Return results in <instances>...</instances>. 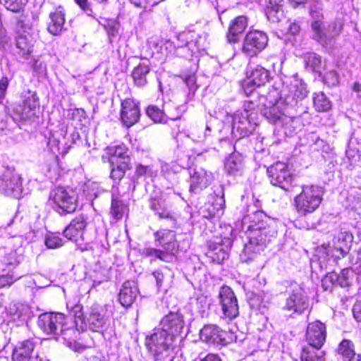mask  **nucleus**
Here are the masks:
<instances>
[{"instance_id":"obj_1","label":"nucleus","mask_w":361,"mask_h":361,"mask_svg":"<svg viewBox=\"0 0 361 361\" xmlns=\"http://www.w3.org/2000/svg\"><path fill=\"white\" fill-rule=\"evenodd\" d=\"M353 8V0L342 2L335 20L325 27L321 9L312 8L310 13L312 20L311 27L313 39L322 46L332 45L336 38L341 35L344 23L350 18Z\"/></svg>"},{"instance_id":"obj_2","label":"nucleus","mask_w":361,"mask_h":361,"mask_svg":"<svg viewBox=\"0 0 361 361\" xmlns=\"http://www.w3.org/2000/svg\"><path fill=\"white\" fill-rule=\"evenodd\" d=\"M253 217L246 216L241 222L242 231L247 239L240 257L243 262L250 263L255 260L260 252L267 247L271 238H275L276 232L266 226L263 221H255Z\"/></svg>"},{"instance_id":"obj_3","label":"nucleus","mask_w":361,"mask_h":361,"mask_svg":"<svg viewBox=\"0 0 361 361\" xmlns=\"http://www.w3.org/2000/svg\"><path fill=\"white\" fill-rule=\"evenodd\" d=\"M37 325L46 334L52 335L58 341H62L68 347L75 350L82 351L85 348L76 343L78 333L73 323L68 324L66 317L59 312H45L38 317Z\"/></svg>"},{"instance_id":"obj_4","label":"nucleus","mask_w":361,"mask_h":361,"mask_svg":"<svg viewBox=\"0 0 361 361\" xmlns=\"http://www.w3.org/2000/svg\"><path fill=\"white\" fill-rule=\"evenodd\" d=\"M259 106L262 115L271 123L283 126L285 128L293 127L297 122L295 118L284 114L286 105L277 89L273 88L266 96L259 98Z\"/></svg>"},{"instance_id":"obj_5","label":"nucleus","mask_w":361,"mask_h":361,"mask_svg":"<svg viewBox=\"0 0 361 361\" xmlns=\"http://www.w3.org/2000/svg\"><path fill=\"white\" fill-rule=\"evenodd\" d=\"M154 240L161 249L145 247L142 250V255L151 257L152 260L158 259L165 262H172L179 248L176 232L172 230L160 229L154 233Z\"/></svg>"},{"instance_id":"obj_6","label":"nucleus","mask_w":361,"mask_h":361,"mask_svg":"<svg viewBox=\"0 0 361 361\" xmlns=\"http://www.w3.org/2000/svg\"><path fill=\"white\" fill-rule=\"evenodd\" d=\"M207 35L205 32H196L195 31H183L176 36V42L167 41L166 49L181 57L192 56L195 51L205 48Z\"/></svg>"},{"instance_id":"obj_7","label":"nucleus","mask_w":361,"mask_h":361,"mask_svg":"<svg viewBox=\"0 0 361 361\" xmlns=\"http://www.w3.org/2000/svg\"><path fill=\"white\" fill-rule=\"evenodd\" d=\"M174 338L164 330L154 329L145 338V345L155 361H169L173 355Z\"/></svg>"},{"instance_id":"obj_8","label":"nucleus","mask_w":361,"mask_h":361,"mask_svg":"<svg viewBox=\"0 0 361 361\" xmlns=\"http://www.w3.org/2000/svg\"><path fill=\"white\" fill-rule=\"evenodd\" d=\"M324 190L316 185H303L302 190L294 198V207L300 216H306L316 211L321 204Z\"/></svg>"},{"instance_id":"obj_9","label":"nucleus","mask_w":361,"mask_h":361,"mask_svg":"<svg viewBox=\"0 0 361 361\" xmlns=\"http://www.w3.org/2000/svg\"><path fill=\"white\" fill-rule=\"evenodd\" d=\"M49 203L61 216L73 213L78 207V196L75 191L64 187H56L51 190Z\"/></svg>"},{"instance_id":"obj_10","label":"nucleus","mask_w":361,"mask_h":361,"mask_svg":"<svg viewBox=\"0 0 361 361\" xmlns=\"http://www.w3.org/2000/svg\"><path fill=\"white\" fill-rule=\"evenodd\" d=\"M79 134L75 130L68 133L66 127H61L59 130L52 133L48 138L47 145L54 153L65 154L68 152L71 145L79 139Z\"/></svg>"},{"instance_id":"obj_11","label":"nucleus","mask_w":361,"mask_h":361,"mask_svg":"<svg viewBox=\"0 0 361 361\" xmlns=\"http://www.w3.org/2000/svg\"><path fill=\"white\" fill-rule=\"evenodd\" d=\"M23 192L20 176L7 166L0 167V192L6 196L20 198Z\"/></svg>"},{"instance_id":"obj_12","label":"nucleus","mask_w":361,"mask_h":361,"mask_svg":"<svg viewBox=\"0 0 361 361\" xmlns=\"http://www.w3.org/2000/svg\"><path fill=\"white\" fill-rule=\"evenodd\" d=\"M105 307L99 304L92 305L85 313L79 330L90 329L95 332H102L108 322Z\"/></svg>"},{"instance_id":"obj_13","label":"nucleus","mask_w":361,"mask_h":361,"mask_svg":"<svg viewBox=\"0 0 361 361\" xmlns=\"http://www.w3.org/2000/svg\"><path fill=\"white\" fill-rule=\"evenodd\" d=\"M228 123H231V134L233 139H241L249 136L256 128V123L254 118L248 117L247 113L234 114L228 116L226 118Z\"/></svg>"},{"instance_id":"obj_14","label":"nucleus","mask_w":361,"mask_h":361,"mask_svg":"<svg viewBox=\"0 0 361 361\" xmlns=\"http://www.w3.org/2000/svg\"><path fill=\"white\" fill-rule=\"evenodd\" d=\"M22 102L13 107L14 116L19 120L26 121L34 117L39 107V100L35 92L27 91L22 94Z\"/></svg>"},{"instance_id":"obj_15","label":"nucleus","mask_w":361,"mask_h":361,"mask_svg":"<svg viewBox=\"0 0 361 361\" xmlns=\"http://www.w3.org/2000/svg\"><path fill=\"white\" fill-rule=\"evenodd\" d=\"M268 37L262 31L255 30L247 33L243 43L242 51L246 56H257L267 47Z\"/></svg>"},{"instance_id":"obj_16","label":"nucleus","mask_w":361,"mask_h":361,"mask_svg":"<svg viewBox=\"0 0 361 361\" xmlns=\"http://www.w3.org/2000/svg\"><path fill=\"white\" fill-rule=\"evenodd\" d=\"M267 173L273 185L285 190H288L291 187L293 176L286 164L281 161L276 162L267 169Z\"/></svg>"},{"instance_id":"obj_17","label":"nucleus","mask_w":361,"mask_h":361,"mask_svg":"<svg viewBox=\"0 0 361 361\" xmlns=\"http://www.w3.org/2000/svg\"><path fill=\"white\" fill-rule=\"evenodd\" d=\"M309 298L304 288L295 285L289 297L286 299L283 310L293 313L302 314L309 308Z\"/></svg>"},{"instance_id":"obj_18","label":"nucleus","mask_w":361,"mask_h":361,"mask_svg":"<svg viewBox=\"0 0 361 361\" xmlns=\"http://www.w3.org/2000/svg\"><path fill=\"white\" fill-rule=\"evenodd\" d=\"M219 298L224 317L230 320L235 318L239 314V309L233 290L229 286H222L219 292Z\"/></svg>"},{"instance_id":"obj_19","label":"nucleus","mask_w":361,"mask_h":361,"mask_svg":"<svg viewBox=\"0 0 361 361\" xmlns=\"http://www.w3.org/2000/svg\"><path fill=\"white\" fill-rule=\"evenodd\" d=\"M201 339L214 345H226L234 341L232 334L221 330L217 326L214 324L205 325L200 332Z\"/></svg>"},{"instance_id":"obj_20","label":"nucleus","mask_w":361,"mask_h":361,"mask_svg":"<svg viewBox=\"0 0 361 361\" xmlns=\"http://www.w3.org/2000/svg\"><path fill=\"white\" fill-rule=\"evenodd\" d=\"M190 191L197 193L207 188L213 181L212 173L203 168H190Z\"/></svg>"},{"instance_id":"obj_21","label":"nucleus","mask_w":361,"mask_h":361,"mask_svg":"<svg viewBox=\"0 0 361 361\" xmlns=\"http://www.w3.org/2000/svg\"><path fill=\"white\" fill-rule=\"evenodd\" d=\"M326 331L324 324L319 321L310 323L307 328L306 339L309 347L320 349L326 340Z\"/></svg>"},{"instance_id":"obj_22","label":"nucleus","mask_w":361,"mask_h":361,"mask_svg":"<svg viewBox=\"0 0 361 361\" xmlns=\"http://www.w3.org/2000/svg\"><path fill=\"white\" fill-rule=\"evenodd\" d=\"M160 326V329L175 338L184 327L183 316L178 312H170L162 319Z\"/></svg>"},{"instance_id":"obj_23","label":"nucleus","mask_w":361,"mask_h":361,"mask_svg":"<svg viewBox=\"0 0 361 361\" xmlns=\"http://www.w3.org/2000/svg\"><path fill=\"white\" fill-rule=\"evenodd\" d=\"M355 278V271L352 269L345 268L343 269L339 274L335 272L326 274L322 280V285L326 286V290L328 288L327 283L332 285L338 284L341 287H348L353 284Z\"/></svg>"},{"instance_id":"obj_24","label":"nucleus","mask_w":361,"mask_h":361,"mask_svg":"<svg viewBox=\"0 0 361 361\" xmlns=\"http://www.w3.org/2000/svg\"><path fill=\"white\" fill-rule=\"evenodd\" d=\"M353 236L348 231H340L334 239L332 257L336 259L344 257L349 252Z\"/></svg>"},{"instance_id":"obj_25","label":"nucleus","mask_w":361,"mask_h":361,"mask_svg":"<svg viewBox=\"0 0 361 361\" xmlns=\"http://www.w3.org/2000/svg\"><path fill=\"white\" fill-rule=\"evenodd\" d=\"M121 118L123 124L129 128L140 118V109L137 104L131 99H126L121 103Z\"/></svg>"},{"instance_id":"obj_26","label":"nucleus","mask_w":361,"mask_h":361,"mask_svg":"<svg viewBox=\"0 0 361 361\" xmlns=\"http://www.w3.org/2000/svg\"><path fill=\"white\" fill-rule=\"evenodd\" d=\"M231 238L224 236L223 239L214 240L210 243L209 254L214 260L221 262L228 257V250L232 245Z\"/></svg>"},{"instance_id":"obj_27","label":"nucleus","mask_w":361,"mask_h":361,"mask_svg":"<svg viewBox=\"0 0 361 361\" xmlns=\"http://www.w3.org/2000/svg\"><path fill=\"white\" fill-rule=\"evenodd\" d=\"M139 294L137 284L134 281L123 283L120 290L118 300L123 307H130L135 302Z\"/></svg>"},{"instance_id":"obj_28","label":"nucleus","mask_w":361,"mask_h":361,"mask_svg":"<svg viewBox=\"0 0 361 361\" xmlns=\"http://www.w3.org/2000/svg\"><path fill=\"white\" fill-rule=\"evenodd\" d=\"M308 91L307 90L306 85L304 82L300 80L295 79L291 82L289 87V93L286 95L283 101L286 105H293V102L295 101L297 103L305 98L307 95Z\"/></svg>"},{"instance_id":"obj_29","label":"nucleus","mask_w":361,"mask_h":361,"mask_svg":"<svg viewBox=\"0 0 361 361\" xmlns=\"http://www.w3.org/2000/svg\"><path fill=\"white\" fill-rule=\"evenodd\" d=\"M149 207L159 219H173L170 207L162 195L151 196L149 200Z\"/></svg>"},{"instance_id":"obj_30","label":"nucleus","mask_w":361,"mask_h":361,"mask_svg":"<svg viewBox=\"0 0 361 361\" xmlns=\"http://www.w3.org/2000/svg\"><path fill=\"white\" fill-rule=\"evenodd\" d=\"M105 153L111 165L124 161L130 164L128 149L123 144L107 147Z\"/></svg>"},{"instance_id":"obj_31","label":"nucleus","mask_w":361,"mask_h":361,"mask_svg":"<svg viewBox=\"0 0 361 361\" xmlns=\"http://www.w3.org/2000/svg\"><path fill=\"white\" fill-rule=\"evenodd\" d=\"M247 26V18L240 16L235 18L230 24L227 34V40L229 43H235L238 39V35L244 32Z\"/></svg>"},{"instance_id":"obj_32","label":"nucleus","mask_w":361,"mask_h":361,"mask_svg":"<svg viewBox=\"0 0 361 361\" xmlns=\"http://www.w3.org/2000/svg\"><path fill=\"white\" fill-rule=\"evenodd\" d=\"M50 22L48 25L49 32L57 35L61 33L65 23V13L62 7L59 6L54 12L49 14Z\"/></svg>"},{"instance_id":"obj_33","label":"nucleus","mask_w":361,"mask_h":361,"mask_svg":"<svg viewBox=\"0 0 361 361\" xmlns=\"http://www.w3.org/2000/svg\"><path fill=\"white\" fill-rule=\"evenodd\" d=\"M338 353L343 361H361V355L355 351V346L350 340H343L338 347Z\"/></svg>"},{"instance_id":"obj_34","label":"nucleus","mask_w":361,"mask_h":361,"mask_svg":"<svg viewBox=\"0 0 361 361\" xmlns=\"http://www.w3.org/2000/svg\"><path fill=\"white\" fill-rule=\"evenodd\" d=\"M224 167L231 175L236 176L241 173L244 168L242 155L238 152L231 154L225 160Z\"/></svg>"},{"instance_id":"obj_35","label":"nucleus","mask_w":361,"mask_h":361,"mask_svg":"<svg viewBox=\"0 0 361 361\" xmlns=\"http://www.w3.org/2000/svg\"><path fill=\"white\" fill-rule=\"evenodd\" d=\"M149 71V66L145 63H140L135 67L132 72L135 85L137 87L145 86L147 83V75Z\"/></svg>"},{"instance_id":"obj_36","label":"nucleus","mask_w":361,"mask_h":361,"mask_svg":"<svg viewBox=\"0 0 361 361\" xmlns=\"http://www.w3.org/2000/svg\"><path fill=\"white\" fill-rule=\"evenodd\" d=\"M221 192H222V196L221 198H219V202H217V207L214 204L207 203L201 208L200 214L204 218H213L216 214H219V212L224 209L225 205V200L224 198V192L222 188Z\"/></svg>"},{"instance_id":"obj_37","label":"nucleus","mask_w":361,"mask_h":361,"mask_svg":"<svg viewBox=\"0 0 361 361\" xmlns=\"http://www.w3.org/2000/svg\"><path fill=\"white\" fill-rule=\"evenodd\" d=\"M66 308L75 318L74 328L78 333L80 326L81 325V320L83 319L85 316L82 312V305L75 299L74 300L67 301Z\"/></svg>"},{"instance_id":"obj_38","label":"nucleus","mask_w":361,"mask_h":361,"mask_svg":"<svg viewBox=\"0 0 361 361\" xmlns=\"http://www.w3.org/2000/svg\"><path fill=\"white\" fill-rule=\"evenodd\" d=\"M39 16V12L37 10L27 12L20 16L18 20V25L25 30H31L38 25Z\"/></svg>"},{"instance_id":"obj_39","label":"nucleus","mask_w":361,"mask_h":361,"mask_svg":"<svg viewBox=\"0 0 361 361\" xmlns=\"http://www.w3.org/2000/svg\"><path fill=\"white\" fill-rule=\"evenodd\" d=\"M248 78L252 80L254 83L261 86L269 80V72L264 67L257 65L252 68Z\"/></svg>"},{"instance_id":"obj_40","label":"nucleus","mask_w":361,"mask_h":361,"mask_svg":"<svg viewBox=\"0 0 361 361\" xmlns=\"http://www.w3.org/2000/svg\"><path fill=\"white\" fill-rule=\"evenodd\" d=\"M16 46L18 54L27 59L32 51V40L26 35H20L16 38Z\"/></svg>"},{"instance_id":"obj_41","label":"nucleus","mask_w":361,"mask_h":361,"mask_svg":"<svg viewBox=\"0 0 361 361\" xmlns=\"http://www.w3.org/2000/svg\"><path fill=\"white\" fill-rule=\"evenodd\" d=\"M313 104L319 112L327 111L331 108V102L323 92H315L313 94Z\"/></svg>"},{"instance_id":"obj_42","label":"nucleus","mask_w":361,"mask_h":361,"mask_svg":"<svg viewBox=\"0 0 361 361\" xmlns=\"http://www.w3.org/2000/svg\"><path fill=\"white\" fill-rule=\"evenodd\" d=\"M162 107L164 108L166 118L171 120L180 118L184 111L183 106H178L170 101L164 102Z\"/></svg>"},{"instance_id":"obj_43","label":"nucleus","mask_w":361,"mask_h":361,"mask_svg":"<svg viewBox=\"0 0 361 361\" xmlns=\"http://www.w3.org/2000/svg\"><path fill=\"white\" fill-rule=\"evenodd\" d=\"M324 353L312 347H306L301 353L302 361H324Z\"/></svg>"},{"instance_id":"obj_44","label":"nucleus","mask_w":361,"mask_h":361,"mask_svg":"<svg viewBox=\"0 0 361 361\" xmlns=\"http://www.w3.org/2000/svg\"><path fill=\"white\" fill-rule=\"evenodd\" d=\"M161 173L164 174L166 179H169L173 182H176V174L181 170L180 166L175 162L171 163H161Z\"/></svg>"},{"instance_id":"obj_45","label":"nucleus","mask_w":361,"mask_h":361,"mask_svg":"<svg viewBox=\"0 0 361 361\" xmlns=\"http://www.w3.org/2000/svg\"><path fill=\"white\" fill-rule=\"evenodd\" d=\"M126 210V206L123 203V200L113 195L111 199V214L114 219L117 220L122 219Z\"/></svg>"},{"instance_id":"obj_46","label":"nucleus","mask_w":361,"mask_h":361,"mask_svg":"<svg viewBox=\"0 0 361 361\" xmlns=\"http://www.w3.org/2000/svg\"><path fill=\"white\" fill-rule=\"evenodd\" d=\"M305 62L312 71L321 73L323 65L319 55L315 53L307 54L305 56Z\"/></svg>"},{"instance_id":"obj_47","label":"nucleus","mask_w":361,"mask_h":361,"mask_svg":"<svg viewBox=\"0 0 361 361\" xmlns=\"http://www.w3.org/2000/svg\"><path fill=\"white\" fill-rule=\"evenodd\" d=\"M83 191L86 193L88 200L91 201L99 197L104 192L103 189L100 188L99 185L97 183L91 181H88L85 184Z\"/></svg>"},{"instance_id":"obj_48","label":"nucleus","mask_w":361,"mask_h":361,"mask_svg":"<svg viewBox=\"0 0 361 361\" xmlns=\"http://www.w3.org/2000/svg\"><path fill=\"white\" fill-rule=\"evenodd\" d=\"M147 116L156 123H165L166 121L164 108L159 109L155 105L149 106L146 110Z\"/></svg>"},{"instance_id":"obj_49","label":"nucleus","mask_w":361,"mask_h":361,"mask_svg":"<svg viewBox=\"0 0 361 361\" xmlns=\"http://www.w3.org/2000/svg\"><path fill=\"white\" fill-rule=\"evenodd\" d=\"M111 178L114 180H121L127 170L130 168V164H127V162H119V164L111 165Z\"/></svg>"},{"instance_id":"obj_50","label":"nucleus","mask_w":361,"mask_h":361,"mask_svg":"<svg viewBox=\"0 0 361 361\" xmlns=\"http://www.w3.org/2000/svg\"><path fill=\"white\" fill-rule=\"evenodd\" d=\"M14 221L15 216L12 217L6 224V225L2 224L0 226V258L6 255L8 251L6 245L8 238L6 236H2V233L7 227L11 226L13 224Z\"/></svg>"},{"instance_id":"obj_51","label":"nucleus","mask_w":361,"mask_h":361,"mask_svg":"<svg viewBox=\"0 0 361 361\" xmlns=\"http://www.w3.org/2000/svg\"><path fill=\"white\" fill-rule=\"evenodd\" d=\"M87 218L83 215L80 214L75 216L71 223L68 225V231L75 229L78 232L84 233V231L87 226Z\"/></svg>"},{"instance_id":"obj_52","label":"nucleus","mask_w":361,"mask_h":361,"mask_svg":"<svg viewBox=\"0 0 361 361\" xmlns=\"http://www.w3.org/2000/svg\"><path fill=\"white\" fill-rule=\"evenodd\" d=\"M0 3L6 9L13 13L20 12L25 6L23 0H0Z\"/></svg>"},{"instance_id":"obj_53","label":"nucleus","mask_w":361,"mask_h":361,"mask_svg":"<svg viewBox=\"0 0 361 361\" xmlns=\"http://www.w3.org/2000/svg\"><path fill=\"white\" fill-rule=\"evenodd\" d=\"M44 243L49 249H56L63 245V240L56 233H50L45 238Z\"/></svg>"},{"instance_id":"obj_54","label":"nucleus","mask_w":361,"mask_h":361,"mask_svg":"<svg viewBox=\"0 0 361 361\" xmlns=\"http://www.w3.org/2000/svg\"><path fill=\"white\" fill-rule=\"evenodd\" d=\"M155 176V172L152 167L138 164L135 168V176L137 179L146 177H153Z\"/></svg>"},{"instance_id":"obj_55","label":"nucleus","mask_w":361,"mask_h":361,"mask_svg":"<svg viewBox=\"0 0 361 361\" xmlns=\"http://www.w3.org/2000/svg\"><path fill=\"white\" fill-rule=\"evenodd\" d=\"M184 82L189 89L188 96H193L197 89L196 85V76L195 74H190L184 77Z\"/></svg>"},{"instance_id":"obj_56","label":"nucleus","mask_w":361,"mask_h":361,"mask_svg":"<svg viewBox=\"0 0 361 361\" xmlns=\"http://www.w3.org/2000/svg\"><path fill=\"white\" fill-rule=\"evenodd\" d=\"M152 275L157 281L158 288H160L163 285L164 281L166 279V276L170 278L171 276L170 271L166 269L155 271L152 273Z\"/></svg>"},{"instance_id":"obj_57","label":"nucleus","mask_w":361,"mask_h":361,"mask_svg":"<svg viewBox=\"0 0 361 361\" xmlns=\"http://www.w3.org/2000/svg\"><path fill=\"white\" fill-rule=\"evenodd\" d=\"M68 231V226L63 231V235L68 240L74 241L78 243L80 240L83 239V233L81 232H78L75 229L71 230L69 232Z\"/></svg>"},{"instance_id":"obj_58","label":"nucleus","mask_w":361,"mask_h":361,"mask_svg":"<svg viewBox=\"0 0 361 361\" xmlns=\"http://www.w3.org/2000/svg\"><path fill=\"white\" fill-rule=\"evenodd\" d=\"M259 86L260 85L254 83L249 78L245 80L242 83V88L246 95L250 94L256 87Z\"/></svg>"},{"instance_id":"obj_59","label":"nucleus","mask_w":361,"mask_h":361,"mask_svg":"<svg viewBox=\"0 0 361 361\" xmlns=\"http://www.w3.org/2000/svg\"><path fill=\"white\" fill-rule=\"evenodd\" d=\"M254 109H255V104L252 102L248 101L245 102L243 105V109L242 110L237 111L235 114H243V113H247L248 117L251 118H254Z\"/></svg>"},{"instance_id":"obj_60","label":"nucleus","mask_w":361,"mask_h":361,"mask_svg":"<svg viewBox=\"0 0 361 361\" xmlns=\"http://www.w3.org/2000/svg\"><path fill=\"white\" fill-rule=\"evenodd\" d=\"M17 278L11 274L0 275V288L6 286H11Z\"/></svg>"},{"instance_id":"obj_61","label":"nucleus","mask_w":361,"mask_h":361,"mask_svg":"<svg viewBox=\"0 0 361 361\" xmlns=\"http://www.w3.org/2000/svg\"><path fill=\"white\" fill-rule=\"evenodd\" d=\"M324 80L330 85H336L338 83V75L336 71H331L324 75Z\"/></svg>"},{"instance_id":"obj_62","label":"nucleus","mask_w":361,"mask_h":361,"mask_svg":"<svg viewBox=\"0 0 361 361\" xmlns=\"http://www.w3.org/2000/svg\"><path fill=\"white\" fill-rule=\"evenodd\" d=\"M79 7L89 16H93V11L88 0H75Z\"/></svg>"},{"instance_id":"obj_63","label":"nucleus","mask_w":361,"mask_h":361,"mask_svg":"<svg viewBox=\"0 0 361 361\" xmlns=\"http://www.w3.org/2000/svg\"><path fill=\"white\" fill-rule=\"evenodd\" d=\"M8 85V78L7 77H2L0 80V99H3L5 97Z\"/></svg>"},{"instance_id":"obj_64","label":"nucleus","mask_w":361,"mask_h":361,"mask_svg":"<svg viewBox=\"0 0 361 361\" xmlns=\"http://www.w3.org/2000/svg\"><path fill=\"white\" fill-rule=\"evenodd\" d=\"M353 312L354 317L357 321H361V297H358L357 299L353 308Z\"/></svg>"}]
</instances>
